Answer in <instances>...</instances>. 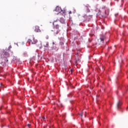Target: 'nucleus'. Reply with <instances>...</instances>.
Segmentation results:
<instances>
[{
    "instance_id": "1",
    "label": "nucleus",
    "mask_w": 128,
    "mask_h": 128,
    "mask_svg": "<svg viewBox=\"0 0 128 128\" xmlns=\"http://www.w3.org/2000/svg\"><path fill=\"white\" fill-rule=\"evenodd\" d=\"M1 58H2V64H8V58H10V54L6 51H4L2 52V54H1Z\"/></svg>"
},
{
    "instance_id": "2",
    "label": "nucleus",
    "mask_w": 128,
    "mask_h": 128,
    "mask_svg": "<svg viewBox=\"0 0 128 128\" xmlns=\"http://www.w3.org/2000/svg\"><path fill=\"white\" fill-rule=\"evenodd\" d=\"M52 24L54 26V28L52 30V32H53L55 36H56V34H58L60 32V30L59 29L60 26L56 24V22H53Z\"/></svg>"
},
{
    "instance_id": "3",
    "label": "nucleus",
    "mask_w": 128,
    "mask_h": 128,
    "mask_svg": "<svg viewBox=\"0 0 128 128\" xmlns=\"http://www.w3.org/2000/svg\"><path fill=\"white\" fill-rule=\"evenodd\" d=\"M28 42L30 44H36L38 42V40L34 38L32 40H28Z\"/></svg>"
},
{
    "instance_id": "4",
    "label": "nucleus",
    "mask_w": 128,
    "mask_h": 128,
    "mask_svg": "<svg viewBox=\"0 0 128 128\" xmlns=\"http://www.w3.org/2000/svg\"><path fill=\"white\" fill-rule=\"evenodd\" d=\"M62 8L60 7L57 6L56 8V10L54 11L56 12H62Z\"/></svg>"
},
{
    "instance_id": "5",
    "label": "nucleus",
    "mask_w": 128,
    "mask_h": 128,
    "mask_svg": "<svg viewBox=\"0 0 128 128\" xmlns=\"http://www.w3.org/2000/svg\"><path fill=\"white\" fill-rule=\"evenodd\" d=\"M122 104V102L120 100H119L118 102H117V108L118 110H120V106Z\"/></svg>"
},
{
    "instance_id": "6",
    "label": "nucleus",
    "mask_w": 128,
    "mask_h": 128,
    "mask_svg": "<svg viewBox=\"0 0 128 128\" xmlns=\"http://www.w3.org/2000/svg\"><path fill=\"white\" fill-rule=\"evenodd\" d=\"M34 32H40L41 30H40V26H36Z\"/></svg>"
},
{
    "instance_id": "7",
    "label": "nucleus",
    "mask_w": 128,
    "mask_h": 128,
    "mask_svg": "<svg viewBox=\"0 0 128 128\" xmlns=\"http://www.w3.org/2000/svg\"><path fill=\"white\" fill-rule=\"evenodd\" d=\"M90 6H84V9L86 10V12H90Z\"/></svg>"
},
{
    "instance_id": "8",
    "label": "nucleus",
    "mask_w": 128,
    "mask_h": 128,
    "mask_svg": "<svg viewBox=\"0 0 128 128\" xmlns=\"http://www.w3.org/2000/svg\"><path fill=\"white\" fill-rule=\"evenodd\" d=\"M60 22H61V24H66V21H64V18H60Z\"/></svg>"
},
{
    "instance_id": "9",
    "label": "nucleus",
    "mask_w": 128,
    "mask_h": 128,
    "mask_svg": "<svg viewBox=\"0 0 128 128\" xmlns=\"http://www.w3.org/2000/svg\"><path fill=\"white\" fill-rule=\"evenodd\" d=\"M106 36H102V38H100V40L101 42H104V40H106Z\"/></svg>"
},
{
    "instance_id": "10",
    "label": "nucleus",
    "mask_w": 128,
    "mask_h": 128,
    "mask_svg": "<svg viewBox=\"0 0 128 128\" xmlns=\"http://www.w3.org/2000/svg\"><path fill=\"white\" fill-rule=\"evenodd\" d=\"M10 48H12V46L10 45L8 48V51L10 52Z\"/></svg>"
},
{
    "instance_id": "11",
    "label": "nucleus",
    "mask_w": 128,
    "mask_h": 128,
    "mask_svg": "<svg viewBox=\"0 0 128 128\" xmlns=\"http://www.w3.org/2000/svg\"><path fill=\"white\" fill-rule=\"evenodd\" d=\"M80 116L81 118H82V116H84V113L83 112H81L80 114Z\"/></svg>"
},
{
    "instance_id": "12",
    "label": "nucleus",
    "mask_w": 128,
    "mask_h": 128,
    "mask_svg": "<svg viewBox=\"0 0 128 128\" xmlns=\"http://www.w3.org/2000/svg\"><path fill=\"white\" fill-rule=\"evenodd\" d=\"M60 46H64V42H60Z\"/></svg>"
},
{
    "instance_id": "13",
    "label": "nucleus",
    "mask_w": 128,
    "mask_h": 128,
    "mask_svg": "<svg viewBox=\"0 0 128 128\" xmlns=\"http://www.w3.org/2000/svg\"><path fill=\"white\" fill-rule=\"evenodd\" d=\"M94 2H98V0H93Z\"/></svg>"
},
{
    "instance_id": "14",
    "label": "nucleus",
    "mask_w": 128,
    "mask_h": 128,
    "mask_svg": "<svg viewBox=\"0 0 128 128\" xmlns=\"http://www.w3.org/2000/svg\"><path fill=\"white\" fill-rule=\"evenodd\" d=\"M87 16H90L91 18H92V15H88Z\"/></svg>"
},
{
    "instance_id": "15",
    "label": "nucleus",
    "mask_w": 128,
    "mask_h": 128,
    "mask_svg": "<svg viewBox=\"0 0 128 128\" xmlns=\"http://www.w3.org/2000/svg\"><path fill=\"white\" fill-rule=\"evenodd\" d=\"M28 126L30 128V124H28Z\"/></svg>"
},
{
    "instance_id": "16",
    "label": "nucleus",
    "mask_w": 128,
    "mask_h": 128,
    "mask_svg": "<svg viewBox=\"0 0 128 128\" xmlns=\"http://www.w3.org/2000/svg\"><path fill=\"white\" fill-rule=\"evenodd\" d=\"M102 8H106V6L102 7Z\"/></svg>"
},
{
    "instance_id": "17",
    "label": "nucleus",
    "mask_w": 128,
    "mask_h": 128,
    "mask_svg": "<svg viewBox=\"0 0 128 128\" xmlns=\"http://www.w3.org/2000/svg\"><path fill=\"white\" fill-rule=\"evenodd\" d=\"M115 2H118V0H114Z\"/></svg>"
},
{
    "instance_id": "18",
    "label": "nucleus",
    "mask_w": 128,
    "mask_h": 128,
    "mask_svg": "<svg viewBox=\"0 0 128 128\" xmlns=\"http://www.w3.org/2000/svg\"><path fill=\"white\" fill-rule=\"evenodd\" d=\"M69 14H72V12L70 11V12H69Z\"/></svg>"
},
{
    "instance_id": "19",
    "label": "nucleus",
    "mask_w": 128,
    "mask_h": 128,
    "mask_svg": "<svg viewBox=\"0 0 128 128\" xmlns=\"http://www.w3.org/2000/svg\"><path fill=\"white\" fill-rule=\"evenodd\" d=\"M70 71H71L72 72V70H71Z\"/></svg>"
},
{
    "instance_id": "20",
    "label": "nucleus",
    "mask_w": 128,
    "mask_h": 128,
    "mask_svg": "<svg viewBox=\"0 0 128 128\" xmlns=\"http://www.w3.org/2000/svg\"><path fill=\"white\" fill-rule=\"evenodd\" d=\"M84 16V18H86V15Z\"/></svg>"
},
{
    "instance_id": "21",
    "label": "nucleus",
    "mask_w": 128,
    "mask_h": 128,
    "mask_svg": "<svg viewBox=\"0 0 128 128\" xmlns=\"http://www.w3.org/2000/svg\"><path fill=\"white\" fill-rule=\"evenodd\" d=\"M54 44V42H53V44Z\"/></svg>"
},
{
    "instance_id": "22",
    "label": "nucleus",
    "mask_w": 128,
    "mask_h": 128,
    "mask_svg": "<svg viewBox=\"0 0 128 128\" xmlns=\"http://www.w3.org/2000/svg\"><path fill=\"white\" fill-rule=\"evenodd\" d=\"M128 107L126 108V110H128Z\"/></svg>"
}]
</instances>
